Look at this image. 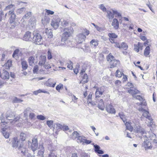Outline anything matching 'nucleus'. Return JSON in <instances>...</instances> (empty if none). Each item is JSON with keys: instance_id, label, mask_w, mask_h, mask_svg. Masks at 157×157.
Wrapping results in <instances>:
<instances>
[{"instance_id": "1", "label": "nucleus", "mask_w": 157, "mask_h": 157, "mask_svg": "<svg viewBox=\"0 0 157 157\" xmlns=\"http://www.w3.org/2000/svg\"><path fill=\"white\" fill-rule=\"evenodd\" d=\"M63 30V33L61 36V41L66 44L70 38L72 36L74 30L71 26L64 28Z\"/></svg>"}, {"instance_id": "2", "label": "nucleus", "mask_w": 157, "mask_h": 157, "mask_svg": "<svg viewBox=\"0 0 157 157\" xmlns=\"http://www.w3.org/2000/svg\"><path fill=\"white\" fill-rule=\"evenodd\" d=\"M46 57L45 56L41 55L38 59V65L41 67H43L44 69L48 70L51 68V66L48 63H46Z\"/></svg>"}, {"instance_id": "3", "label": "nucleus", "mask_w": 157, "mask_h": 157, "mask_svg": "<svg viewBox=\"0 0 157 157\" xmlns=\"http://www.w3.org/2000/svg\"><path fill=\"white\" fill-rule=\"evenodd\" d=\"M33 41L36 44L40 45L42 44L43 38L42 36L37 31H34L33 33Z\"/></svg>"}, {"instance_id": "4", "label": "nucleus", "mask_w": 157, "mask_h": 157, "mask_svg": "<svg viewBox=\"0 0 157 157\" xmlns=\"http://www.w3.org/2000/svg\"><path fill=\"white\" fill-rule=\"evenodd\" d=\"M26 135L23 132H21L20 135V140L22 142L19 144L18 150L21 151L22 152L25 151L26 150V145L23 142L26 140Z\"/></svg>"}, {"instance_id": "5", "label": "nucleus", "mask_w": 157, "mask_h": 157, "mask_svg": "<svg viewBox=\"0 0 157 157\" xmlns=\"http://www.w3.org/2000/svg\"><path fill=\"white\" fill-rule=\"evenodd\" d=\"M85 89H86V90L83 93L84 98H86V100H83L84 103L88 105L90 104L92 105H95L94 102L92 101V98L93 95V93L92 92H90L87 97L86 98L88 94L87 91V90L88 89L87 86L85 87Z\"/></svg>"}, {"instance_id": "6", "label": "nucleus", "mask_w": 157, "mask_h": 157, "mask_svg": "<svg viewBox=\"0 0 157 157\" xmlns=\"http://www.w3.org/2000/svg\"><path fill=\"white\" fill-rule=\"evenodd\" d=\"M94 88L96 89L95 92V98L97 100L100 99L105 92V89L103 86L98 87L95 86Z\"/></svg>"}, {"instance_id": "7", "label": "nucleus", "mask_w": 157, "mask_h": 157, "mask_svg": "<svg viewBox=\"0 0 157 157\" xmlns=\"http://www.w3.org/2000/svg\"><path fill=\"white\" fill-rule=\"evenodd\" d=\"M14 10L15 8H13L12 10H10L8 12V14L9 16V21L10 24L15 22L16 15L15 13Z\"/></svg>"}, {"instance_id": "8", "label": "nucleus", "mask_w": 157, "mask_h": 157, "mask_svg": "<svg viewBox=\"0 0 157 157\" xmlns=\"http://www.w3.org/2000/svg\"><path fill=\"white\" fill-rule=\"evenodd\" d=\"M153 140L148 138L144 141L143 144V146L145 148L146 150L147 149H151L153 146Z\"/></svg>"}, {"instance_id": "9", "label": "nucleus", "mask_w": 157, "mask_h": 157, "mask_svg": "<svg viewBox=\"0 0 157 157\" xmlns=\"http://www.w3.org/2000/svg\"><path fill=\"white\" fill-rule=\"evenodd\" d=\"M60 21V19L58 17L53 18L52 21L51 25L54 29H57L59 27Z\"/></svg>"}, {"instance_id": "10", "label": "nucleus", "mask_w": 157, "mask_h": 157, "mask_svg": "<svg viewBox=\"0 0 157 157\" xmlns=\"http://www.w3.org/2000/svg\"><path fill=\"white\" fill-rule=\"evenodd\" d=\"M108 35L110 42L112 44L115 43L116 39L118 37L117 35L114 33H109Z\"/></svg>"}, {"instance_id": "11", "label": "nucleus", "mask_w": 157, "mask_h": 157, "mask_svg": "<svg viewBox=\"0 0 157 157\" xmlns=\"http://www.w3.org/2000/svg\"><path fill=\"white\" fill-rule=\"evenodd\" d=\"M38 144L37 140L36 138L34 137L32 140L31 148L32 150L35 151L38 148Z\"/></svg>"}, {"instance_id": "12", "label": "nucleus", "mask_w": 157, "mask_h": 157, "mask_svg": "<svg viewBox=\"0 0 157 157\" xmlns=\"http://www.w3.org/2000/svg\"><path fill=\"white\" fill-rule=\"evenodd\" d=\"M120 61L119 60L114 59L113 61L109 63V67L113 68L120 65Z\"/></svg>"}, {"instance_id": "13", "label": "nucleus", "mask_w": 157, "mask_h": 157, "mask_svg": "<svg viewBox=\"0 0 157 157\" xmlns=\"http://www.w3.org/2000/svg\"><path fill=\"white\" fill-rule=\"evenodd\" d=\"M133 50L137 52H138L140 50H142L143 48V44L140 42H138L137 44H135L134 45Z\"/></svg>"}, {"instance_id": "14", "label": "nucleus", "mask_w": 157, "mask_h": 157, "mask_svg": "<svg viewBox=\"0 0 157 157\" xmlns=\"http://www.w3.org/2000/svg\"><path fill=\"white\" fill-rule=\"evenodd\" d=\"M20 142V140H19L17 137H13L12 138L11 141L12 146L13 147H18V149L19 143Z\"/></svg>"}, {"instance_id": "15", "label": "nucleus", "mask_w": 157, "mask_h": 157, "mask_svg": "<svg viewBox=\"0 0 157 157\" xmlns=\"http://www.w3.org/2000/svg\"><path fill=\"white\" fill-rule=\"evenodd\" d=\"M139 111H144V112L142 114L143 116L148 119L151 122L153 121V120L151 116L149 115V113L148 111H146L143 109H139Z\"/></svg>"}, {"instance_id": "16", "label": "nucleus", "mask_w": 157, "mask_h": 157, "mask_svg": "<svg viewBox=\"0 0 157 157\" xmlns=\"http://www.w3.org/2000/svg\"><path fill=\"white\" fill-rule=\"evenodd\" d=\"M28 61L29 65L31 66H33L37 63L35 59V56H33L29 57Z\"/></svg>"}, {"instance_id": "17", "label": "nucleus", "mask_w": 157, "mask_h": 157, "mask_svg": "<svg viewBox=\"0 0 157 157\" xmlns=\"http://www.w3.org/2000/svg\"><path fill=\"white\" fill-rule=\"evenodd\" d=\"M32 39V33L30 32H26L23 37V40L26 41H30Z\"/></svg>"}, {"instance_id": "18", "label": "nucleus", "mask_w": 157, "mask_h": 157, "mask_svg": "<svg viewBox=\"0 0 157 157\" xmlns=\"http://www.w3.org/2000/svg\"><path fill=\"white\" fill-rule=\"evenodd\" d=\"M105 109L106 111L109 113L115 114L116 113L115 109L111 105H107L106 106Z\"/></svg>"}, {"instance_id": "19", "label": "nucleus", "mask_w": 157, "mask_h": 157, "mask_svg": "<svg viewBox=\"0 0 157 157\" xmlns=\"http://www.w3.org/2000/svg\"><path fill=\"white\" fill-rule=\"evenodd\" d=\"M128 92L132 95L133 97H135V95L140 93V91L136 89H129Z\"/></svg>"}, {"instance_id": "20", "label": "nucleus", "mask_w": 157, "mask_h": 157, "mask_svg": "<svg viewBox=\"0 0 157 157\" xmlns=\"http://www.w3.org/2000/svg\"><path fill=\"white\" fill-rule=\"evenodd\" d=\"M88 76L87 74H85L82 76L80 83L84 84L88 82Z\"/></svg>"}, {"instance_id": "21", "label": "nucleus", "mask_w": 157, "mask_h": 157, "mask_svg": "<svg viewBox=\"0 0 157 157\" xmlns=\"http://www.w3.org/2000/svg\"><path fill=\"white\" fill-rule=\"evenodd\" d=\"M3 79H8L9 78L10 75L9 73L7 71H3L1 77Z\"/></svg>"}, {"instance_id": "22", "label": "nucleus", "mask_w": 157, "mask_h": 157, "mask_svg": "<svg viewBox=\"0 0 157 157\" xmlns=\"http://www.w3.org/2000/svg\"><path fill=\"white\" fill-rule=\"evenodd\" d=\"M151 51V49L150 46H147L145 48L144 52V55L146 57L149 56Z\"/></svg>"}, {"instance_id": "23", "label": "nucleus", "mask_w": 157, "mask_h": 157, "mask_svg": "<svg viewBox=\"0 0 157 157\" xmlns=\"http://www.w3.org/2000/svg\"><path fill=\"white\" fill-rule=\"evenodd\" d=\"M112 25L115 29H118L119 27V22L117 19L114 18L113 19Z\"/></svg>"}, {"instance_id": "24", "label": "nucleus", "mask_w": 157, "mask_h": 157, "mask_svg": "<svg viewBox=\"0 0 157 157\" xmlns=\"http://www.w3.org/2000/svg\"><path fill=\"white\" fill-rule=\"evenodd\" d=\"M126 129L132 132L133 130V127L131 125V123L128 121L126 122L125 124Z\"/></svg>"}, {"instance_id": "25", "label": "nucleus", "mask_w": 157, "mask_h": 157, "mask_svg": "<svg viewBox=\"0 0 157 157\" xmlns=\"http://www.w3.org/2000/svg\"><path fill=\"white\" fill-rule=\"evenodd\" d=\"M40 149L39 150L38 155L41 157H44V147L43 145L40 146Z\"/></svg>"}, {"instance_id": "26", "label": "nucleus", "mask_w": 157, "mask_h": 157, "mask_svg": "<svg viewBox=\"0 0 157 157\" xmlns=\"http://www.w3.org/2000/svg\"><path fill=\"white\" fill-rule=\"evenodd\" d=\"M98 108L101 110H104L105 108V105L104 102L102 99H100L99 101L98 105Z\"/></svg>"}, {"instance_id": "27", "label": "nucleus", "mask_w": 157, "mask_h": 157, "mask_svg": "<svg viewBox=\"0 0 157 157\" xmlns=\"http://www.w3.org/2000/svg\"><path fill=\"white\" fill-rule=\"evenodd\" d=\"M45 33L47 38H51L52 37L53 35L51 30L48 29H46Z\"/></svg>"}, {"instance_id": "28", "label": "nucleus", "mask_w": 157, "mask_h": 157, "mask_svg": "<svg viewBox=\"0 0 157 157\" xmlns=\"http://www.w3.org/2000/svg\"><path fill=\"white\" fill-rule=\"evenodd\" d=\"M90 44L92 46L96 48L98 44V41L97 40L93 39L90 42Z\"/></svg>"}, {"instance_id": "29", "label": "nucleus", "mask_w": 157, "mask_h": 157, "mask_svg": "<svg viewBox=\"0 0 157 157\" xmlns=\"http://www.w3.org/2000/svg\"><path fill=\"white\" fill-rule=\"evenodd\" d=\"M94 147L95 148V152L100 154H103V151H102L100 150V147L99 146L97 145H94Z\"/></svg>"}, {"instance_id": "30", "label": "nucleus", "mask_w": 157, "mask_h": 157, "mask_svg": "<svg viewBox=\"0 0 157 157\" xmlns=\"http://www.w3.org/2000/svg\"><path fill=\"white\" fill-rule=\"evenodd\" d=\"M136 131L137 133H140L142 135H143L145 133L144 130L142 128L141 126L139 125L137 127Z\"/></svg>"}, {"instance_id": "31", "label": "nucleus", "mask_w": 157, "mask_h": 157, "mask_svg": "<svg viewBox=\"0 0 157 157\" xmlns=\"http://www.w3.org/2000/svg\"><path fill=\"white\" fill-rule=\"evenodd\" d=\"M4 65L6 69H9L12 65V60H8Z\"/></svg>"}, {"instance_id": "32", "label": "nucleus", "mask_w": 157, "mask_h": 157, "mask_svg": "<svg viewBox=\"0 0 157 157\" xmlns=\"http://www.w3.org/2000/svg\"><path fill=\"white\" fill-rule=\"evenodd\" d=\"M123 74V72L120 71L119 69L117 70L115 73L116 77L119 78L121 77Z\"/></svg>"}, {"instance_id": "33", "label": "nucleus", "mask_w": 157, "mask_h": 157, "mask_svg": "<svg viewBox=\"0 0 157 157\" xmlns=\"http://www.w3.org/2000/svg\"><path fill=\"white\" fill-rule=\"evenodd\" d=\"M21 65H22V68L23 70H26L28 67V65L26 61H22L21 62Z\"/></svg>"}, {"instance_id": "34", "label": "nucleus", "mask_w": 157, "mask_h": 157, "mask_svg": "<svg viewBox=\"0 0 157 157\" xmlns=\"http://www.w3.org/2000/svg\"><path fill=\"white\" fill-rule=\"evenodd\" d=\"M58 126L59 127V128L62 130L63 131H67L69 130L68 127L65 125H62L60 124H59L58 125Z\"/></svg>"}, {"instance_id": "35", "label": "nucleus", "mask_w": 157, "mask_h": 157, "mask_svg": "<svg viewBox=\"0 0 157 157\" xmlns=\"http://www.w3.org/2000/svg\"><path fill=\"white\" fill-rule=\"evenodd\" d=\"M114 57L113 56L111 53H110L106 57V59L109 63L114 59Z\"/></svg>"}, {"instance_id": "36", "label": "nucleus", "mask_w": 157, "mask_h": 157, "mask_svg": "<svg viewBox=\"0 0 157 157\" xmlns=\"http://www.w3.org/2000/svg\"><path fill=\"white\" fill-rule=\"evenodd\" d=\"M44 93L49 94V93L48 91L45 90H42L40 89H39L38 90L34 91L33 92V94L36 95H37L39 93Z\"/></svg>"}, {"instance_id": "37", "label": "nucleus", "mask_w": 157, "mask_h": 157, "mask_svg": "<svg viewBox=\"0 0 157 157\" xmlns=\"http://www.w3.org/2000/svg\"><path fill=\"white\" fill-rule=\"evenodd\" d=\"M87 67V64L86 63H84L82 66V68L81 70L80 74L81 75H82L83 73H84L86 70Z\"/></svg>"}, {"instance_id": "38", "label": "nucleus", "mask_w": 157, "mask_h": 157, "mask_svg": "<svg viewBox=\"0 0 157 157\" xmlns=\"http://www.w3.org/2000/svg\"><path fill=\"white\" fill-rule=\"evenodd\" d=\"M107 13V17L109 19H112L114 17V14L113 13L109 10L106 11Z\"/></svg>"}, {"instance_id": "39", "label": "nucleus", "mask_w": 157, "mask_h": 157, "mask_svg": "<svg viewBox=\"0 0 157 157\" xmlns=\"http://www.w3.org/2000/svg\"><path fill=\"white\" fill-rule=\"evenodd\" d=\"M49 19L46 17H45L42 19V23L43 25H46L49 22Z\"/></svg>"}, {"instance_id": "40", "label": "nucleus", "mask_w": 157, "mask_h": 157, "mask_svg": "<svg viewBox=\"0 0 157 157\" xmlns=\"http://www.w3.org/2000/svg\"><path fill=\"white\" fill-rule=\"evenodd\" d=\"M128 48V46L127 44L123 42L121 43V49L122 48L124 50H127Z\"/></svg>"}, {"instance_id": "41", "label": "nucleus", "mask_w": 157, "mask_h": 157, "mask_svg": "<svg viewBox=\"0 0 157 157\" xmlns=\"http://www.w3.org/2000/svg\"><path fill=\"white\" fill-rule=\"evenodd\" d=\"M79 136V134L77 131H74L72 134V138L73 139L77 138Z\"/></svg>"}, {"instance_id": "42", "label": "nucleus", "mask_w": 157, "mask_h": 157, "mask_svg": "<svg viewBox=\"0 0 157 157\" xmlns=\"http://www.w3.org/2000/svg\"><path fill=\"white\" fill-rule=\"evenodd\" d=\"M63 85L62 84L60 83L56 86V89L58 92H60V90L63 89Z\"/></svg>"}, {"instance_id": "43", "label": "nucleus", "mask_w": 157, "mask_h": 157, "mask_svg": "<svg viewBox=\"0 0 157 157\" xmlns=\"http://www.w3.org/2000/svg\"><path fill=\"white\" fill-rule=\"evenodd\" d=\"M73 63L71 60H68L67 62V67L70 70L73 68Z\"/></svg>"}, {"instance_id": "44", "label": "nucleus", "mask_w": 157, "mask_h": 157, "mask_svg": "<svg viewBox=\"0 0 157 157\" xmlns=\"http://www.w3.org/2000/svg\"><path fill=\"white\" fill-rule=\"evenodd\" d=\"M69 24V22L68 21L64 20L61 22V25L63 27H65L68 25Z\"/></svg>"}, {"instance_id": "45", "label": "nucleus", "mask_w": 157, "mask_h": 157, "mask_svg": "<svg viewBox=\"0 0 157 157\" xmlns=\"http://www.w3.org/2000/svg\"><path fill=\"white\" fill-rule=\"evenodd\" d=\"M47 59L48 60H50L52 59L53 58L52 56V52L49 50L47 52Z\"/></svg>"}, {"instance_id": "46", "label": "nucleus", "mask_w": 157, "mask_h": 157, "mask_svg": "<svg viewBox=\"0 0 157 157\" xmlns=\"http://www.w3.org/2000/svg\"><path fill=\"white\" fill-rule=\"evenodd\" d=\"M84 138L85 137L79 136L77 138V142L80 143L82 142L83 143L85 140Z\"/></svg>"}, {"instance_id": "47", "label": "nucleus", "mask_w": 157, "mask_h": 157, "mask_svg": "<svg viewBox=\"0 0 157 157\" xmlns=\"http://www.w3.org/2000/svg\"><path fill=\"white\" fill-rule=\"evenodd\" d=\"M20 52V50L18 49H16L13 52L12 55L13 57L14 58L16 56H18Z\"/></svg>"}, {"instance_id": "48", "label": "nucleus", "mask_w": 157, "mask_h": 157, "mask_svg": "<svg viewBox=\"0 0 157 157\" xmlns=\"http://www.w3.org/2000/svg\"><path fill=\"white\" fill-rule=\"evenodd\" d=\"M113 13L114 15H115L116 17H121V14L118 12L116 10H113Z\"/></svg>"}, {"instance_id": "49", "label": "nucleus", "mask_w": 157, "mask_h": 157, "mask_svg": "<svg viewBox=\"0 0 157 157\" xmlns=\"http://www.w3.org/2000/svg\"><path fill=\"white\" fill-rule=\"evenodd\" d=\"M33 72L34 73H37L39 71V66L37 65H35L33 68Z\"/></svg>"}, {"instance_id": "50", "label": "nucleus", "mask_w": 157, "mask_h": 157, "mask_svg": "<svg viewBox=\"0 0 157 157\" xmlns=\"http://www.w3.org/2000/svg\"><path fill=\"white\" fill-rule=\"evenodd\" d=\"M45 10L46 14L47 15H53L54 13V12L50 10L46 9Z\"/></svg>"}, {"instance_id": "51", "label": "nucleus", "mask_w": 157, "mask_h": 157, "mask_svg": "<svg viewBox=\"0 0 157 157\" xmlns=\"http://www.w3.org/2000/svg\"><path fill=\"white\" fill-rule=\"evenodd\" d=\"M29 118L31 120H34L35 119V115L34 113H31L29 115Z\"/></svg>"}, {"instance_id": "52", "label": "nucleus", "mask_w": 157, "mask_h": 157, "mask_svg": "<svg viewBox=\"0 0 157 157\" xmlns=\"http://www.w3.org/2000/svg\"><path fill=\"white\" fill-rule=\"evenodd\" d=\"M36 118L40 120H44L46 118L44 116L41 115H37L36 116Z\"/></svg>"}, {"instance_id": "53", "label": "nucleus", "mask_w": 157, "mask_h": 157, "mask_svg": "<svg viewBox=\"0 0 157 157\" xmlns=\"http://www.w3.org/2000/svg\"><path fill=\"white\" fill-rule=\"evenodd\" d=\"M14 6V5H13L12 4L9 5L6 7L5 8V10H10V9H11Z\"/></svg>"}, {"instance_id": "54", "label": "nucleus", "mask_w": 157, "mask_h": 157, "mask_svg": "<svg viewBox=\"0 0 157 157\" xmlns=\"http://www.w3.org/2000/svg\"><path fill=\"white\" fill-rule=\"evenodd\" d=\"M79 69V66H76L75 68L74 69V72L75 74L77 75Z\"/></svg>"}, {"instance_id": "55", "label": "nucleus", "mask_w": 157, "mask_h": 157, "mask_svg": "<svg viewBox=\"0 0 157 157\" xmlns=\"http://www.w3.org/2000/svg\"><path fill=\"white\" fill-rule=\"evenodd\" d=\"M2 133L4 136L6 138H8L10 136V134L9 133L3 131Z\"/></svg>"}, {"instance_id": "56", "label": "nucleus", "mask_w": 157, "mask_h": 157, "mask_svg": "<svg viewBox=\"0 0 157 157\" xmlns=\"http://www.w3.org/2000/svg\"><path fill=\"white\" fill-rule=\"evenodd\" d=\"M53 124V121L52 120L48 121H47V124L50 127H52Z\"/></svg>"}, {"instance_id": "57", "label": "nucleus", "mask_w": 157, "mask_h": 157, "mask_svg": "<svg viewBox=\"0 0 157 157\" xmlns=\"http://www.w3.org/2000/svg\"><path fill=\"white\" fill-rule=\"evenodd\" d=\"M134 98H135L136 99L140 101H144L143 98L140 95H135V97Z\"/></svg>"}, {"instance_id": "58", "label": "nucleus", "mask_w": 157, "mask_h": 157, "mask_svg": "<svg viewBox=\"0 0 157 157\" xmlns=\"http://www.w3.org/2000/svg\"><path fill=\"white\" fill-rule=\"evenodd\" d=\"M83 34L85 36H88L90 33V32L86 29H84Z\"/></svg>"}, {"instance_id": "59", "label": "nucleus", "mask_w": 157, "mask_h": 157, "mask_svg": "<svg viewBox=\"0 0 157 157\" xmlns=\"http://www.w3.org/2000/svg\"><path fill=\"white\" fill-rule=\"evenodd\" d=\"M119 115L121 118L123 120V121L124 122H125L126 121V118L125 116L124 115H123V114H119Z\"/></svg>"}, {"instance_id": "60", "label": "nucleus", "mask_w": 157, "mask_h": 157, "mask_svg": "<svg viewBox=\"0 0 157 157\" xmlns=\"http://www.w3.org/2000/svg\"><path fill=\"white\" fill-rule=\"evenodd\" d=\"M48 157H57V156L55 153L51 152L49 154Z\"/></svg>"}, {"instance_id": "61", "label": "nucleus", "mask_w": 157, "mask_h": 157, "mask_svg": "<svg viewBox=\"0 0 157 157\" xmlns=\"http://www.w3.org/2000/svg\"><path fill=\"white\" fill-rule=\"evenodd\" d=\"M122 76H123L122 80L123 82H125L128 80V76L127 75L123 74Z\"/></svg>"}, {"instance_id": "62", "label": "nucleus", "mask_w": 157, "mask_h": 157, "mask_svg": "<svg viewBox=\"0 0 157 157\" xmlns=\"http://www.w3.org/2000/svg\"><path fill=\"white\" fill-rule=\"evenodd\" d=\"M100 9L103 12H105L106 11V9L105 6L102 4L100 5Z\"/></svg>"}, {"instance_id": "63", "label": "nucleus", "mask_w": 157, "mask_h": 157, "mask_svg": "<svg viewBox=\"0 0 157 157\" xmlns=\"http://www.w3.org/2000/svg\"><path fill=\"white\" fill-rule=\"evenodd\" d=\"M114 44H115V46L119 48V49H121V44H120V43L118 42H116V40L115 41V43Z\"/></svg>"}, {"instance_id": "64", "label": "nucleus", "mask_w": 157, "mask_h": 157, "mask_svg": "<svg viewBox=\"0 0 157 157\" xmlns=\"http://www.w3.org/2000/svg\"><path fill=\"white\" fill-rule=\"evenodd\" d=\"M114 83L116 86H118L120 85L121 83V81L119 80H116L115 81Z\"/></svg>"}]
</instances>
